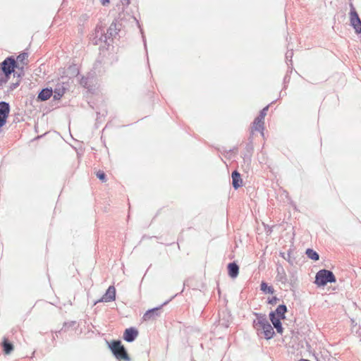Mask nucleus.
<instances>
[{
  "label": "nucleus",
  "mask_w": 361,
  "mask_h": 361,
  "mask_svg": "<svg viewBox=\"0 0 361 361\" xmlns=\"http://www.w3.org/2000/svg\"><path fill=\"white\" fill-rule=\"evenodd\" d=\"M256 319L253 321V327L257 331H262L266 339L269 340L274 337L275 333L273 327L267 319V315L262 313L254 312Z\"/></svg>",
  "instance_id": "1"
},
{
  "label": "nucleus",
  "mask_w": 361,
  "mask_h": 361,
  "mask_svg": "<svg viewBox=\"0 0 361 361\" xmlns=\"http://www.w3.org/2000/svg\"><path fill=\"white\" fill-rule=\"evenodd\" d=\"M109 348L113 355L118 360H123L125 361H130V358L127 350L120 340H114L109 343Z\"/></svg>",
  "instance_id": "2"
},
{
  "label": "nucleus",
  "mask_w": 361,
  "mask_h": 361,
  "mask_svg": "<svg viewBox=\"0 0 361 361\" xmlns=\"http://www.w3.org/2000/svg\"><path fill=\"white\" fill-rule=\"evenodd\" d=\"M336 281V276L330 270L321 269L316 274L314 283L318 286H324L328 283H335Z\"/></svg>",
  "instance_id": "3"
},
{
  "label": "nucleus",
  "mask_w": 361,
  "mask_h": 361,
  "mask_svg": "<svg viewBox=\"0 0 361 361\" xmlns=\"http://www.w3.org/2000/svg\"><path fill=\"white\" fill-rule=\"evenodd\" d=\"M16 68H19L18 62L13 56L7 57L0 63V71L9 76L14 73Z\"/></svg>",
  "instance_id": "4"
},
{
  "label": "nucleus",
  "mask_w": 361,
  "mask_h": 361,
  "mask_svg": "<svg viewBox=\"0 0 361 361\" xmlns=\"http://www.w3.org/2000/svg\"><path fill=\"white\" fill-rule=\"evenodd\" d=\"M91 40L95 45L102 44V43H104V45H109L108 37L105 34L104 28L99 25H97Z\"/></svg>",
  "instance_id": "5"
},
{
  "label": "nucleus",
  "mask_w": 361,
  "mask_h": 361,
  "mask_svg": "<svg viewBox=\"0 0 361 361\" xmlns=\"http://www.w3.org/2000/svg\"><path fill=\"white\" fill-rule=\"evenodd\" d=\"M350 25L355 29V32L357 34L361 33V20L358 16L357 12L356 11L353 4L352 3L350 4Z\"/></svg>",
  "instance_id": "6"
},
{
  "label": "nucleus",
  "mask_w": 361,
  "mask_h": 361,
  "mask_svg": "<svg viewBox=\"0 0 361 361\" xmlns=\"http://www.w3.org/2000/svg\"><path fill=\"white\" fill-rule=\"evenodd\" d=\"M169 301H166L159 307L148 310L143 315L142 319L144 321L154 320L161 316L162 312V307L166 305Z\"/></svg>",
  "instance_id": "7"
},
{
  "label": "nucleus",
  "mask_w": 361,
  "mask_h": 361,
  "mask_svg": "<svg viewBox=\"0 0 361 361\" xmlns=\"http://www.w3.org/2000/svg\"><path fill=\"white\" fill-rule=\"evenodd\" d=\"M269 109V105L264 107L259 112V114L256 117L253 122L254 128L257 131H262L264 130V120Z\"/></svg>",
  "instance_id": "8"
},
{
  "label": "nucleus",
  "mask_w": 361,
  "mask_h": 361,
  "mask_svg": "<svg viewBox=\"0 0 361 361\" xmlns=\"http://www.w3.org/2000/svg\"><path fill=\"white\" fill-rule=\"evenodd\" d=\"M115 300L116 288L114 286H110L106 290V293L104 294V295L100 299L94 302V304L99 302H109L114 301Z\"/></svg>",
  "instance_id": "9"
},
{
  "label": "nucleus",
  "mask_w": 361,
  "mask_h": 361,
  "mask_svg": "<svg viewBox=\"0 0 361 361\" xmlns=\"http://www.w3.org/2000/svg\"><path fill=\"white\" fill-rule=\"evenodd\" d=\"M10 112V105L6 102H0V123H6Z\"/></svg>",
  "instance_id": "10"
},
{
  "label": "nucleus",
  "mask_w": 361,
  "mask_h": 361,
  "mask_svg": "<svg viewBox=\"0 0 361 361\" xmlns=\"http://www.w3.org/2000/svg\"><path fill=\"white\" fill-rule=\"evenodd\" d=\"M121 24L118 23L116 20L113 21L109 27L107 29L106 32H105L108 37V39L116 37V35H118V32L121 30Z\"/></svg>",
  "instance_id": "11"
},
{
  "label": "nucleus",
  "mask_w": 361,
  "mask_h": 361,
  "mask_svg": "<svg viewBox=\"0 0 361 361\" xmlns=\"http://www.w3.org/2000/svg\"><path fill=\"white\" fill-rule=\"evenodd\" d=\"M138 331L135 327H130L126 329L123 333V339L128 342H133L138 336Z\"/></svg>",
  "instance_id": "12"
},
{
  "label": "nucleus",
  "mask_w": 361,
  "mask_h": 361,
  "mask_svg": "<svg viewBox=\"0 0 361 361\" xmlns=\"http://www.w3.org/2000/svg\"><path fill=\"white\" fill-rule=\"evenodd\" d=\"M269 319L272 323L274 327L276 329L277 333L282 334L283 331V328L282 326L281 320L282 319L276 317L274 313H269Z\"/></svg>",
  "instance_id": "13"
},
{
  "label": "nucleus",
  "mask_w": 361,
  "mask_h": 361,
  "mask_svg": "<svg viewBox=\"0 0 361 361\" xmlns=\"http://www.w3.org/2000/svg\"><path fill=\"white\" fill-rule=\"evenodd\" d=\"M276 280L281 283L285 284L287 282V276L285 269L281 264L276 265Z\"/></svg>",
  "instance_id": "14"
},
{
  "label": "nucleus",
  "mask_w": 361,
  "mask_h": 361,
  "mask_svg": "<svg viewBox=\"0 0 361 361\" xmlns=\"http://www.w3.org/2000/svg\"><path fill=\"white\" fill-rule=\"evenodd\" d=\"M232 185L234 189L237 190L243 185V180L241 178L240 173L235 170L232 172Z\"/></svg>",
  "instance_id": "15"
},
{
  "label": "nucleus",
  "mask_w": 361,
  "mask_h": 361,
  "mask_svg": "<svg viewBox=\"0 0 361 361\" xmlns=\"http://www.w3.org/2000/svg\"><path fill=\"white\" fill-rule=\"evenodd\" d=\"M288 309L285 304L279 305L274 311H271L270 313H274L276 317L284 319H286V313Z\"/></svg>",
  "instance_id": "16"
},
{
  "label": "nucleus",
  "mask_w": 361,
  "mask_h": 361,
  "mask_svg": "<svg viewBox=\"0 0 361 361\" xmlns=\"http://www.w3.org/2000/svg\"><path fill=\"white\" fill-rule=\"evenodd\" d=\"M228 274L232 279H235L238 276L239 274V266L235 262L228 264Z\"/></svg>",
  "instance_id": "17"
},
{
  "label": "nucleus",
  "mask_w": 361,
  "mask_h": 361,
  "mask_svg": "<svg viewBox=\"0 0 361 361\" xmlns=\"http://www.w3.org/2000/svg\"><path fill=\"white\" fill-rule=\"evenodd\" d=\"M53 94V90L51 88L42 89L37 96V99L44 102L49 99Z\"/></svg>",
  "instance_id": "18"
},
{
  "label": "nucleus",
  "mask_w": 361,
  "mask_h": 361,
  "mask_svg": "<svg viewBox=\"0 0 361 361\" xmlns=\"http://www.w3.org/2000/svg\"><path fill=\"white\" fill-rule=\"evenodd\" d=\"M66 92V88L61 84H57L53 90V98L54 100H59Z\"/></svg>",
  "instance_id": "19"
},
{
  "label": "nucleus",
  "mask_w": 361,
  "mask_h": 361,
  "mask_svg": "<svg viewBox=\"0 0 361 361\" xmlns=\"http://www.w3.org/2000/svg\"><path fill=\"white\" fill-rule=\"evenodd\" d=\"M219 322L220 326L228 328L231 323V315L227 312H223Z\"/></svg>",
  "instance_id": "20"
},
{
  "label": "nucleus",
  "mask_w": 361,
  "mask_h": 361,
  "mask_svg": "<svg viewBox=\"0 0 361 361\" xmlns=\"http://www.w3.org/2000/svg\"><path fill=\"white\" fill-rule=\"evenodd\" d=\"M1 345L4 353L6 355H9L13 350V343L6 338H4Z\"/></svg>",
  "instance_id": "21"
},
{
  "label": "nucleus",
  "mask_w": 361,
  "mask_h": 361,
  "mask_svg": "<svg viewBox=\"0 0 361 361\" xmlns=\"http://www.w3.org/2000/svg\"><path fill=\"white\" fill-rule=\"evenodd\" d=\"M305 254L307 257L310 259L314 261H317L319 259V255L313 249L307 248L305 251Z\"/></svg>",
  "instance_id": "22"
},
{
  "label": "nucleus",
  "mask_w": 361,
  "mask_h": 361,
  "mask_svg": "<svg viewBox=\"0 0 361 361\" xmlns=\"http://www.w3.org/2000/svg\"><path fill=\"white\" fill-rule=\"evenodd\" d=\"M260 290L264 293L273 294L274 289L272 286H269L267 283L262 281L260 285Z\"/></svg>",
  "instance_id": "23"
},
{
  "label": "nucleus",
  "mask_w": 361,
  "mask_h": 361,
  "mask_svg": "<svg viewBox=\"0 0 361 361\" xmlns=\"http://www.w3.org/2000/svg\"><path fill=\"white\" fill-rule=\"evenodd\" d=\"M279 255L286 259L291 266L294 264L295 258L291 257V251L288 250V253L280 252Z\"/></svg>",
  "instance_id": "24"
},
{
  "label": "nucleus",
  "mask_w": 361,
  "mask_h": 361,
  "mask_svg": "<svg viewBox=\"0 0 361 361\" xmlns=\"http://www.w3.org/2000/svg\"><path fill=\"white\" fill-rule=\"evenodd\" d=\"M93 70L95 74H102L104 72L102 68V63L101 61H96L93 66Z\"/></svg>",
  "instance_id": "25"
},
{
  "label": "nucleus",
  "mask_w": 361,
  "mask_h": 361,
  "mask_svg": "<svg viewBox=\"0 0 361 361\" xmlns=\"http://www.w3.org/2000/svg\"><path fill=\"white\" fill-rule=\"evenodd\" d=\"M27 57H28L27 53L23 52V53L20 54L17 56L16 60V61H19L21 63H23V65H25L27 63L25 62V60H26L27 59Z\"/></svg>",
  "instance_id": "26"
},
{
  "label": "nucleus",
  "mask_w": 361,
  "mask_h": 361,
  "mask_svg": "<svg viewBox=\"0 0 361 361\" xmlns=\"http://www.w3.org/2000/svg\"><path fill=\"white\" fill-rule=\"evenodd\" d=\"M9 78V75H5V73L0 71V87L6 83Z\"/></svg>",
  "instance_id": "27"
},
{
  "label": "nucleus",
  "mask_w": 361,
  "mask_h": 361,
  "mask_svg": "<svg viewBox=\"0 0 361 361\" xmlns=\"http://www.w3.org/2000/svg\"><path fill=\"white\" fill-rule=\"evenodd\" d=\"M80 85H82V87H84L85 88H89L90 86L89 84V78L82 76L80 80Z\"/></svg>",
  "instance_id": "28"
},
{
  "label": "nucleus",
  "mask_w": 361,
  "mask_h": 361,
  "mask_svg": "<svg viewBox=\"0 0 361 361\" xmlns=\"http://www.w3.org/2000/svg\"><path fill=\"white\" fill-rule=\"evenodd\" d=\"M96 176L102 182L104 183L106 181V176L103 171H98Z\"/></svg>",
  "instance_id": "29"
},
{
  "label": "nucleus",
  "mask_w": 361,
  "mask_h": 361,
  "mask_svg": "<svg viewBox=\"0 0 361 361\" xmlns=\"http://www.w3.org/2000/svg\"><path fill=\"white\" fill-rule=\"evenodd\" d=\"M75 324V322H65L63 324V326L62 327V329H61V331L59 332H61V331H66V328H69V327H71L73 326L74 324Z\"/></svg>",
  "instance_id": "30"
},
{
  "label": "nucleus",
  "mask_w": 361,
  "mask_h": 361,
  "mask_svg": "<svg viewBox=\"0 0 361 361\" xmlns=\"http://www.w3.org/2000/svg\"><path fill=\"white\" fill-rule=\"evenodd\" d=\"M293 50H288L286 53V59L287 61H289L290 62H292V58H293Z\"/></svg>",
  "instance_id": "31"
},
{
  "label": "nucleus",
  "mask_w": 361,
  "mask_h": 361,
  "mask_svg": "<svg viewBox=\"0 0 361 361\" xmlns=\"http://www.w3.org/2000/svg\"><path fill=\"white\" fill-rule=\"evenodd\" d=\"M279 300V298L276 296H273L271 298H269L268 300V303L270 305H276L277 302Z\"/></svg>",
  "instance_id": "32"
},
{
  "label": "nucleus",
  "mask_w": 361,
  "mask_h": 361,
  "mask_svg": "<svg viewBox=\"0 0 361 361\" xmlns=\"http://www.w3.org/2000/svg\"><path fill=\"white\" fill-rule=\"evenodd\" d=\"M19 85V82L11 83L9 86V90L13 91Z\"/></svg>",
  "instance_id": "33"
},
{
  "label": "nucleus",
  "mask_w": 361,
  "mask_h": 361,
  "mask_svg": "<svg viewBox=\"0 0 361 361\" xmlns=\"http://www.w3.org/2000/svg\"><path fill=\"white\" fill-rule=\"evenodd\" d=\"M246 150L248 153H251L253 150V147L252 142L247 143L245 147Z\"/></svg>",
  "instance_id": "34"
},
{
  "label": "nucleus",
  "mask_w": 361,
  "mask_h": 361,
  "mask_svg": "<svg viewBox=\"0 0 361 361\" xmlns=\"http://www.w3.org/2000/svg\"><path fill=\"white\" fill-rule=\"evenodd\" d=\"M121 1L123 6H128L130 4V0H121Z\"/></svg>",
  "instance_id": "35"
},
{
  "label": "nucleus",
  "mask_w": 361,
  "mask_h": 361,
  "mask_svg": "<svg viewBox=\"0 0 361 361\" xmlns=\"http://www.w3.org/2000/svg\"><path fill=\"white\" fill-rule=\"evenodd\" d=\"M100 2L103 6H106L109 3V0H100Z\"/></svg>",
  "instance_id": "36"
},
{
  "label": "nucleus",
  "mask_w": 361,
  "mask_h": 361,
  "mask_svg": "<svg viewBox=\"0 0 361 361\" xmlns=\"http://www.w3.org/2000/svg\"><path fill=\"white\" fill-rule=\"evenodd\" d=\"M289 80H290V78L287 75L285 76L284 80H283L284 83L288 82L289 81Z\"/></svg>",
  "instance_id": "37"
},
{
  "label": "nucleus",
  "mask_w": 361,
  "mask_h": 361,
  "mask_svg": "<svg viewBox=\"0 0 361 361\" xmlns=\"http://www.w3.org/2000/svg\"><path fill=\"white\" fill-rule=\"evenodd\" d=\"M140 31H141V32H142V38H143L144 45H145V47H146V41H145V37H144V35H143L142 30L141 29H140Z\"/></svg>",
  "instance_id": "38"
},
{
  "label": "nucleus",
  "mask_w": 361,
  "mask_h": 361,
  "mask_svg": "<svg viewBox=\"0 0 361 361\" xmlns=\"http://www.w3.org/2000/svg\"><path fill=\"white\" fill-rule=\"evenodd\" d=\"M299 361H310V360H307V359H300Z\"/></svg>",
  "instance_id": "39"
},
{
  "label": "nucleus",
  "mask_w": 361,
  "mask_h": 361,
  "mask_svg": "<svg viewBox=\"0 0 361 361\" xmlns=\"http://www.w3.org/2000/svg\"><path fill=\"white\" fill-rule=\"evenodd\" d=\"M271 228H269V231H267V233H271Z\"/></svg>",
  "instance_id": "40"
},
{
  "label": "nucleus",
  "mask_w": 361,
  "mask_h": 361,
  "mask_svg": "<svg viewBox=\"0 0 361 361\" xmlns=\"http://www.w3.org/2000/svg\"><path fill=\"white\" fill-rule=\"evenodd\" d=\"M20 70H21L22 71H23V67H21V68H20Z\"/></svg>",
  "instance_id": "41"
}]
</instances>
